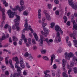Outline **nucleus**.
Listing matches in <instances>:
<instances>
[{
    "label": "nucleus",
    "mask_w": 77,
    "mask_h": 77,
    "mask_svg": "<svg viewBox=\"0 0 77 77\" xmlns=\"http://www.w3.org/2000/svg\"><path fill=\"white\" fill-rule=\"evenodd\" d=\"M32 43L33 44H36V41H35L34 39L32 40Z\"/></svg>",
    "instance_id": "obj_56"
},
{
    "label": "nucleus",
    "mask_w": 77,
    "mask_h": 77,
    "mask_svg": "<svg viewBox=\"0 0 77 77\" xmlns=\"http://www.w3.org/2000/svg\"><path fill=\"white\" fill-rule=\"evenodd\" d=\"M16 17L17 18L15 19L14 20V23H16V22H18V21H19L20 19V17L19 16H18L17 15H16Z\"/></svg>",
    "instance_id": "obj_14"
},
{
    "label": "nucleus",
    "mask_w": 77,
    "mask_h": 77,
    "mask_svg": "<svg viewBox=\"0 0 77 77\" xmlns=\"http://www.w3.org/2000/svg\"><path fill=\"white\" fill-rule=\"evenodd\" d=\"M63 64L62 65H65V63L66 62V61H65V59H63Z\"/></svg>",
    "instance_id": "obj_49"
},
{
    "label": "nucleus",
    "mask_w": 77,
    "mask_h": 77,
    "mask_svg": "<svg viewBox=\"0 0 77 77\" xmlns=\"http://www.w3.org/2000/svg\"><path fill=\"white\" fill-rule=\"evenodd\" d=\"M45 16L47 20L48 21L51 20V17H50V15L48 14H45Z\"/></svg>",
    "instance_id": "obj_16"
},
{
    "label": "nucleus",
    "mask_w": 77,
    "mask_h": 77,
    "mask_svg": "<svg viewBox=\"0 0 77 77\" xmlns=\"http://www.w3.org/2000/svg\"><path fill=\"white\" fill-rule=\"evenodd\" d=\"M65 58L67 60H70V57H73L74 56V54L72 52H69L68 54L67 52H66L65 53Z\"/></svg>",
    "instance_id": "obj_3"
},
{
    "label": "nucleus",
    "mask_w": 77,
    "mask_h": 77,
    "mask_svg": "<svg viewBox=\"0 0 77 77\" xmlns=\"http://www.w3.org/2000/svg\"><path fill=\"white\" fill-rule=\"evenodd\" d=\"M72 69H69L68 70V73L69 74H70L71 72L72 71Z\"/></svg>",
    "instance_id": "obj_51"
},
{
    "label": "nucleus",
    "mask_w": 77,
    "mask_h": 77,
    "mask_svg": "<svg viewBox=\"0 0 77 77\" xmlns=\"http://www.w3.org/2000/svg\"><path fill=\"white\" fill-rule=\"evenodd\" d=\"M42 23H44V22L45 21V18L44 17H43V18H42Z\"/></svg>",
    "instance_id": "obj_62"
},
{
    "label": "nucleus",
    "mask_w": 77,
    "mask_h": 77,
    "mask_svg": "<svg viewBox=\"0 0 77 77\" xmlns=\"http://www.w3.org/2000/svg\"><path fill=\"white\" fill-rule=\"evenodd\" d=\"M21 69L22 70V69L20 67L17 69V71L18 73H19V74H21L20 73H21Z\"/></svg>",
    "instance_id": "obj_21"
},
{
    "label": "nucleus",
    "mask_w": 77,
    "mask_h": 77,
    "mask_svg": "<svg viewBox=\"0 0 77 77\" xmlns=\"http://www.w3.org/2000/svg\"><path fill=\"white\" fill-rule=\"evenodd\" d=\"M37 49V48L36 47V46H34L33 47V49L34 50H36V49Z\"/></svg>",
    "instance_id": "obj_59"
},
{
    "label": "nucleus",
    "mask_w": 77,
    "mask_h": 77,
    "mask_svg": "<svg viewBox=\"0 0 77 77\" xmlns=\"http://www.w3.org/2000/svg\"><path fill=\"white\" fill-rule=\"evenodd\" d=\"M43 13L45 14H48V13H47V11L45 10H44L43 11Z\"/></svg>",
    "instance_id": "obj_61"
},
{
    "label": "nucleus",
    "mask_w": 77,
    "mask_h": 77,
    "mask_svg": "<svg viewBox=\"0 0 77 77\" xmlns=\"http://www.w3.org/2000/svg\"><path fill=\"white\" fill-rule=\"evenodd\" d=\"M43 59H44V60H47V61H48V60H49V59H48V58L47 56H43Z\"/></svg>",
    "instance_id": "obj_22"
},
{
    "label": "nucleus",
    "mask_w": 77,
    "mask_h": 77,
    "mask_svg": "<svg viewBox=\"0 0 77 77\" xmlns=\"http://www.w3.org/2000/svg\"><path fill=\"white\" fill-rule=\"evenodd\" d=\"M51 28H53L55 26V24L54 23H51Z\"/></svg>",
    "instance_id": "obj_32"
},
{
    "label": "nucleus",
    "mask_w": 77,
    "mask_h": 77,
    "mask_svg": "<svg viewBox=\"0 0 77 77\" xmlns=\"http://www.w3.org/2000/svg\"><path fill=\"white\" fill-rule=\"evenodd\" d=\"M16 29H17V31H18V32L20 31V27L19 26L16 27Z\"/></svg>",
    "instance_id": "obj_44"
},
{
    "label": "nucleus",
    "mask_w": 77,
    "mask_h": 77,
    "mask_svg": "<svg viewBox=\"0 0 77 77\" xmlns=\"http://www.w3.org/2000/svg\"><path fill=\"white\" fill-rule=\"evenodd\" d=\"M60 74H61V71H60V70H58V73H57V74L60 75Z\"/></svg>",
    "instance_id": "obj_57"
},
{
    "label": "nucleus",
    "mask_w": 77,
    "mask_h": 77,
    "mask_svg": "<svg viewBox=\"0 0 77 77\" xmlns=\"http://www.w3.org/2000/svg\"><path fill=\"white\" fill-rule=\"evenodd\" d=\"M63 65V70L64 71V72H66V70L65 69V65Z\"/></svg>",
    "instance_id": "obj_30"
},
{
    "label": "nucleus",
    "mask_w": 77,
    "mask_h": 77,
    "mask_svg": "<svg viewBox=\"0 0 77 77\" xmlns=\"http://www.w3.org/2000/svg\"><path fill=\"white\" fill-rule=\"evenodd\" d=\"M3 4L4 5H5V7H7V6H8V3H7L6 2V1H3Z\"/></svg>",
    "instance_id": "obj_26"
},
{
    "label": "nucleus",
    "mask_w": 77,
    "mask_h": 77,
    "mask_svg": "<svg viewBox=\"0 0 77 77\" xmlns=\"http://www.w3.org/2000/svg\"><path fill=\"white\" fill-rule=\"evenodd\" d=\"M33 35L36 41L40 42V40H38V35H37V34H36V33H33Z\"/></svg>",
    "instance_id": "obj_15"
},
{
    "label": "nucleus",
    "mask_w": 77,
    "mask_h": 77,
    "mask_svg": "<svg viewBox=\"0 0 77 77\" xmlns=\"http://www.w3.org/2000/svg\"><path fill=\"white\" fill-rule=\"evenodd\" d=\"M63 77H68V75L66 74V73L65 72L63 73Z\"/></svg>",
    "instance_id": "obj_35"
},
{
    "label": "nucleus",
    "mask_w": 77,
    "mask_h": 77,
    "mask_svg": "<svg viewBox=\"0 0 77 77\" xmlns=\"http://www.w3.org/2000/svg\"><path fill=\"white\" fill-rule=\"evenodd\" d=\"M63 18L64 20V23H66V21H67L68 20V18H67V17L65 16H64L63 17Z\"/></svg>",
    "instance_id": "obj_27"
},
{
    "label": "nucleus",
    "mask_w": 77,
    "mask_h": 77,
    "mask_svg": "<svg viewBox=\"0 0 77 77\" xmlns=\"http://www.w3.org/2000/svg\"><path fill=\"white\" fill-rule=\"evenodd\" d=\"M21 7L23 9H26V7H25V6L24 5L21 6Z\"/></svg>",
    "instance_id": "obj_58"
},
{
    "label": "nucleus",
    "mask_w": 77,
    "mask_h": 77,
    "mask_svg": "<svg viewBox=\"0 0 77 77\" xmlns=\"http://www.w3.org/2000/svg\"><path fill=\"white\" fill-rule=\"evenodd\" d=\"M38 19H41V9H39L38 10Z\"/></svg>",
    "instance_id": "obj_17"
},
{
    "label": "nucleus",
    "mask_w": 77,
    "mask_h": 77,
    "mask_svg": "<svg viewBox=\"0 0 77 77\" xmlns=\"http://www.w3.org/2000/svg\"><path fill=\"white\" fill-rule=\"evenodd\" d=\"M61 52H62V49H59L58 51H57V53H61Z\"/></svg>",
    "instance_id": "obj_47"
},
{
    "label": "nucleus",
    "mask_w": 77,
    "mask_h": 77,
    "mask_svg": "<svg viewBox=\"0 0 77 77\" xmlns=\"http://www.w3.org/2000/svg\"><path fill=\"white\" fill-rule=\"evenodd\" d=\"M8 28L9 32H10V33H11V30L12 29H11V27L10 26H8V25L6 24L4 28L5 29H7Z\"/></svg>",
    "instance_id": "obj_12"
},
{
    "label": "nucleus",
    "mask_w": 77,
    "mask_h": 77,
    "mask_svg": "<svg viewBox=\"0 0 77 77\" xmlns=\"http://www.w3.org/2000/svg\"><path fill=\"white\" fill-rule=\"evenodd\" d=\"M42 26L43 27H45L46 26H47V24L44 23H42Z\"/></svg>",
    "instance_id": "obj_46"
},
{
    "label": "nucleus",
    "mask_w": 77,
    "mask_h": 77,
    "mask_svg": "<svg viewBox=\"0 0 77 77\" xmlns=\"http://www.w3.org/2000/svg\"><path fill=\"white\" fill-rule=\"evenodd\" d=\"M12 59L14 61H15L16 62L15 64V68H17V69H18V68H20V67L18 66V63H20V60H18V57H13Z\"/></svg>",
    "instance_id": "obj_4"
},
{
    "label": "nucleus",
    "mask_w": 77,
    "mask_h": 77,
    "mask_svg": "<svg viewBox=\"0 0 77 77\" xmlns=\"http://www.w3.org/2000/svg\"><path fill=\"white\" fill-rule=\"evenodd\" d=\"M2 70H5V69H6V67L4 66H2Z\"/></svg>",
    "instance_id": "obj_54"
},
{
    "label": "nucleus",
    "mask_w": 77,
    "mask_h": 77,
    "mask_svg": "<svg viewBox=\"0 0 77 77\" xmlns=\"http://www.w3.org/2000/svg\"><path fill=\"white\" fill-rule=\"evenodd\" d=\"M6 35L5 34H3V35L2 36V38H0V41H3V40H4V39H6Z\"/></svg>",
    "instance_id": "obj_20"
},
{
    "label": "nucleus",
    "mask_w": 77,
    "mask_h": 77,
    "mask_svg": "<svg viewBox=\"0 0 77 77\" xmlns=\"http://www.w3.org/2000/svg\"><path fill=\"white\" fill-rule=\"evenodd\" d=\"M32 27H31V26H29V30L31 31V32H32V33H33V29H32Z\"/></svg>",
    "instance_id": "obj_45"
},
{
    "label": "nucleus",
    "mask_w": 77,
    "mask_h": 77,
    "mask_svg": "<svg viewBox=\"0 0 77 77\" xmlns=\"http://www.w3.org/2000/svg\"><path fill=\"white\" fill-rule=\"evenodd\" d=\"M15 25L16 27H18V26H19V23H16L15 24Z\"/></svg>",
    "instance_id": "obj_63"
},
{
    "label": "nucleus",
    "mask_w": 77,
    "mask_h": 77,
    "mask_svg": "<svg viewBox=\"0 0 77 77\" xmlns=\"http://www.w3.org/2000/svg\"><path fill=\"white\" fill-rule=\"evenodd\" d=\"M55 30L58 32L57 33L56 38L55 40V42L57 43H58L60 42V33L59 32H60L61 33H63V31L61 30L60 28L58 25L55 26Z\"/></svg>",
    "instance_id": "obj_2"
},
{
    "label": "nucleus",
    "mask_w": 77,
    "mask_h": 77,
    "mask_svg": "<svg viewBox=\"0 0 77 77\" xmlns=\"http://www.w3.org/2000/svg\"><path fill=\"white\" fill-rule=\"evenodd\" d=\"M41 53L42 54H45L46 53V51H47V50H41Z\"/></svg>",
    "instance_id": "obj_23"
},
{
    "label": "nucleus",
    "mask_w": 77,
    "mask_h": 77,
    "mask_svg": "<svg viewBox=\"0 0 77 77\" xmlns=\"http://www.w3.org/2000/svg\"><path fill=\"white\" fill-rule=\"evenodd\" d=\"M40 43L39 44V45L40 46H42V44L44 43L43 41L45 39L44 38V36H42V35H40Z\"/></svg>",
    "instance_id": "obj_8"
},
{
    "label": "nucleus",
    "mask_w": 77,
    "mask_h": 77,
    "mask_svg": "<svg viewBox=\"0 0 77 77\" xmlns=\"http://www.w3.org/2000/svg\"><path fill=\"white\" fill-rule=\"evenodd\" d=\"M73 28L72 29V30H74V29L76 30H77V25L76 23H75V20H73Z\"/></svg>",
    "instance_id": "obj_10"
},
{
    "label": "nucleus",
    "mask_w": 77,
    "mask_h": 77,
    "mask_svg": "<svg viewBox=\"0 0 77 77\" xmlns=\"http://www.w3.org/2000/svg\"><path fill=\"white\" fill-rule=\"evenodd\" d=\"M21 38H22V39H23V40L26 39V37H25V35H23V34L22 35Z\"/></svg>",
    "instance_id": "obj_48"
},
{
    "label": "nucleus",
    "mask_w": 77,
    "mask_h": 77,
    "mask_svg": "<svg viewBox=\"0 0 77 77\" xmlns=\"http://www.w3.org/2000/svg\"><path fill=\"white\" fill-rule=\"evenodd\" d=\"M77 31H74L73 32V39H75V37L76 35H77Z\"/></svg>",
    "instance_id": "obj_19"
},
{
    "label": "nucleus",
    "mask_w": 77,
    "mask_h": 77,
    "mask_svg": "<svg viewBox=\"0 0 77 77\" xmlns=\"http://www.w3.org/2000/svg\"><path fill=\"white\" fill-rule=\"evenodd\" d=\"M45 77H50V75L48 74H46V75H45Z\"/></svg>",
    "instance_id": "obj_64"
},
{
    "label": "nucleus",
    "mask_w": 77,
    "mask_h": 77,
    "mask_svg": "<svg viewBox=\"0 0 77 77\" xmlns=\"http://www.w3.org/2000/svg\"><path fill=\"white\" fill-rule=\"evenodd\" d=\"M27 19H26L25 20L24 27L25 28L24 29V30H28L27 27H29V24L27 23Z\"/></svg>",
    "instance_id": "obj_9"
},
{
    "label": "nucleus",
    "mask_w": 77,
    "mask_h": 77,
    "mask_svg": "<svg viewBox=\"0 0 77 77\" xmlns=\"http://www.w3.org/2000/svg\"><path fill=\"white\" fill-rule=\"evenodd\" d=\"M51 72L52 73V76H53V77H54L55 76V72H54L53 70H51Z\"/></svg>",
    "instance_id": "obj_36"
},
{
    "label": "nucleus",
    "mask_w": 77,
    "mask_h": 77,
    "mask_svg": "<svg viewBox=\"0 0 77 77\" xmlns=\"http://www.w3.org/2000/svg\"><path fill=\"white\" fill-rule=\"evenodd\" d=\"M5 24V22L4 21H3L2 22L1 25V27L2 28L3 27V26H4Z\"/></svg>",
    "instance_id": "obj_42"
},
{
    "label": "nucleus",
    "mask_w": 77,
    "mask_h": 77,
    "mask_svg": "<svg viewBox=\"0 0 77 77\" xmlns=\"http://www.w3.org/2000/svg\"><path fill=\"white\" fill-rule=\"evenodd\" d=\"M43 30L45 32V37H46L47 35L49 34V31L48 30V29L46 28H44Z\"/></svg>",
    "instance_id": "obj_11"
},
{
    "label": "nucleus",
    "mask_w": 77,
    "mask_h": 77,
    "mask_svg": "<svg viewBox=\"0 0 77 77\" xmlns=\"http://www.w3.org/2000/svg\"><path fill=\"white\" fill-rule=\"evenodd\" d=\"M74 63L72 62H71L70 64V66L71 67H74Z\"/></svg>",
    "instance_id": "obj_40"
},
{
    "label": "nucleus",
    "mask_w": 77,
    "mask_h": 77,
    "mask_svg": "<svg viewBox=\"0 0 77 77\" xmlns=\"http://www.w3.org/2000/svg\"><path fill=\"white\" fill-rule=\"evenodd\" d=\"M55 59V56L54 55H53L51 56V65H52V64L53 62V59Z\"/></svg>",
    "instance_id": "obj_18"
},
{
    "label": "nucleus",
    "mask_w": 77,
    "mask_h": 77,
    "mask_svg": "<svg viewBox=\"0 0 77 77\" xmlns=\"http://www.w3.org/2000/svg\"><path fill=\"white\" fill-rule=\"evenodd\" d=\"M33 59V57L32 56V55L31 54H29V57H28V59L29 60H31L32 59Z\"/></svg>",
    "instance_id": "obj_25"
},
{
    "label": "nucleus",
    "mask_w": 77,
    "mask_h": 77,
    "mask_svg": "<svg viewBox=\"0 0 77 77\" xmlns=\"http://www.w3.org/2000/svg\"><path fill=\"white\" fill-rule=\"evenodd\" d=\"M8 59H9V57H6L5 58V62L6 64H8Z\"/></svg>",
    "instance_id": "obj_29"
},
{
    "label": "nucleus",
    "mask_w": 77,
    "mask_h": 77,
    "mask_svg": "<svg viewBox=\"0 0 77 77\" xmlns=\"http://www.w3.org/2000/svg\"><path fill=\"white\" fill-rule=\"evenodd\" d=\"M5 74L6 75L8 76L9 75V71H6Z\"/></svg>",
    "instance_id": "obj_43"
},
{
    "label": "nucleus",
    "mask_w": 77,
    "mask_h": 77,
    "mask_svg": "<svg viewBox=\"0 0 77 77\" xmlns=\"http://www.w3.org/2000/svg\"><path fill=\"white\" fill-rule=\"evenodd\" d=\"M32 40H31V38H28V44H31V41Z\"/></svg>",
    "instance_id": "obj_52"
},
{
    "label": "nucleus",
    "mask_w": 77,
    "mask_h": 77,
    "mask_svg": "<svg viewBox=\"0 0 77 77\" xmlns=\"http://www.w3.org/2000/svg\"><path fill=\"white\" fill-rule=\"evenodd\" d=\"M48 9H51V8H52V6H51V5L50 4H48Z\"/></svg>",
    "instance_id": "obj_38"
},
{
    "label": "nucleus",
    "mask_w": 77,
    "mask_h": 77,
    "mask_svg": "<svg viewBox=\"0 0 77 77\" xmlns=\"http://www.w3.org/2000/svg\"><path fill=\"white\" fill-rule=\"evenodd\" d=\"M23 74L24 75H26L27 74V71L26 70H24L23 72Z\"/></svg>",
    "instance_id": "obj_39"
},
{
    "label": "nucleus",
    "mask_w": 77,
    "mask_h": 77,
    "mask_svg": "<svg viewBox=\"0 0 77 77\" xmlns=\"http://www.w3.org/2000/svg\"><path fill=\"white\" fill-rule=\"evenodd\" d=\"M73 42L74 43V45L75 47H77V40H73Z\"/></svg>",
    "instance_id": "obj_28"
},
{
    "label": "nucleus",
    "mask_w": 77,
    "mask_h": 77,
    "mask_svg": "<svg viewBox=\"0 0 77 77\" xmlns=\"http://www.w3.org/2000/svg\"><path fill=\"white\" fill-rule=\"evenodd\" d=\"M20 67H21L22 68H25V66L23 64L24 62H23V58L21 57H20Z\"/></svg>",
    "instance_id": "obj_7"
},
{
    "label": "nucleus",
    "mask_w": 77,
    "mask_h": 77,
    "mask_svg": "<svg viewBox=\"0 0 77 77\" xmlns=\"http://www.w3.org/2000/svg\"><path fill=\"white\" fill-rule=\"evenodd\" d=\"M20 4L21 6L24 5V1L23 0H21L20 1Z\"/></svg>",
    "instance_id": "obj_34"
},
{
    "label": "nucleus",
    "mask_w": 77,
    "mask_h": 77,
    "mask_svg": "<svg viewBox=\"0 0 77 77\" xmlns=\"http://www.w3.org/2000/svg\"><path fill=\"white\" fill-rule=\"evenodd\" d=\"M29 56V53L27 52L25 53L24 54V56L25 57H28Z\"/></svg>",
    "instance_id": "obj_33"
},
{
    "label": "nucleus",
    "mask_w": 77,
    "mask_h": 77,
    "mask_svg": "<svg viewBox=\"0 0 77 77\" xmlns=\"http://www.w3.org/2000/svg\"><path fill=\"white\" fill-rule=\"evenodd\" d=\"M53 69H56V68H57V66L56 65V64H54L53 66Z\"/></svg>",
    "instance_id": "obj_41"
},
{
    "label": "nucleus",
    "mask_w": 77,
    "mask_h": 77,
    "mask_svg": "<svg viewBox=\"0 0 77 77\" xmlns=\"http://www.w3.org/2000/svg\"><path fill=\"white\" fill-rule=\"evenodd\" d=\"M2 5H0V11H2V20H5L6 17H5V9L4 8H2L1 7Z\"/></svg>",
    "instance_id": "obj_6"
},
{
    "label": "nucleus",
    "mask_w": 77,
    "mask_h": 77,
    "mask_svg": "<svg viewBox=\"0 0 77 77\" xmlns=\"http://www.w3.org/2000/svg\"><path fill=\"white\" fill-rule=\"evenodd\" d=\"M66 42L67 44L68 45V46L69 47H71V42H68V40H69V37L67 36L66 38Z\"/></svg>",
    "instance_id": "obj_13"
},
{
    "label": "nucleus",
    "mask_w": 77,
    "mask_h": 77,
    "mask_svg": "<svg viewBox=\"0 0 77 77\" xmlns=\"http://www.w3.org/2000/svg\"><path fill=\"white\" fill-rule=\"evenodd\" d=\"M73 71H74V72L76 74L77 72V68L76 67H74V68H73Z\"/></svg>",
    "instance_id": "obj_31"
},
{
    "label": "nucleus",
    "mask_w": 77,
    "mask_h": 77,
    "mask_svg": "<svg viewBox=\"0 0 77 77\" xmlns=\"http://www.w3.org/2000/svg\"><path fill=\"white\" fill-rule=\"evenodd\" d=\"M22 42H23V41H22V39H20V41H19V44L20 45H22Z\"/></svg>",
    "instance_id": "obj_53"
},
{
    "label": "nucleus",
    "mask_w": 77,
    "mask_h": 77,
    "mask_svg": "<svg viewBox=\"0 0 77 77\" xmlns=\"http://www.w3.org/2000/svg\"><path fill=\"white\" fill-rule=\"evenodd\" d=\"M54 2L55 3H56V4H59V1L58 0H54Z\"/></svg>",
    "instance_id": "obj_55"
},
{
    "label": "nucleus",
    "mask_w": 77,
    "mask_h": 77,
    "mask_svg": "<svg viewBox=\"0 0 77 77\" xmlns=\"http://www.w3.org/2000/svg\"><path fill=\"white\" fill-rule=\"evenodd\" d=\"M23 14L24 15H26L27 16V15H28V12L27 11H24L23 12Z\"/></svg>",
    "instance_id": "obj_37"
},
{
    "label": "nucleus",
    "mask_w": 77,
    "mask_h": 77,
    "mask_svg": "<svg viewBox=\"0 0 77 77\" xmlns=\"http://www.w3.org/2000/svg\"><path fill=\"white\" fill-rule=\"evenodd\" d=\"M18 39H17V38L16 37L14 36L13 37V41H18Z\"/></svg>",
    "instance_id": "obj_24"
},
{
    "label": "nucleus",
    "mask_w": 77,
    "mask_h": 77,
    "mask_svg": "<svg viewBox=\"0 0 77 77\" xmlns=\"http://www.w3.org/2000/svg\"><path fill=\"white\" fill-rule=\"evenodd\" d=\"M69 4L71 6L72 8H74L75 10H76L77 8V4L75 5H73V2H72V0H70L69 1Z\"/></svg>",
    "instance_id": "obj_5"
},
{
    "label": "nucleus",
    "mask_w": 77,
    "mask_h": 77,
    "mask_svg": "<svg viewBox=\"0 0 77 77\" xmlns=\"http://www.w3.org/2000/svg\"><path fill=\"white\" fill-rule=\"evenodd\" d=\"M55 14L57 15H59V11H57L55 12Z\"/></svg>",
    "instance_id": "obj_50"
},
{
    "label": "nucleus",
    "mask_w": 77,
    "mask_h": 77,
    "mask_svg": "<svg viewBox=\"0 0 77 77\" xmlns=\"http://www.w3.org/2000/svg\"><path fill=\"white\" fill-rule=\"evenodd\" d=\"M26 66L27 68H30V66H29V64L28 63H26Z\"/></svg>",
    "instance_id": "obj_60"
},
{
    "label": "nucleus",
    "mask_w": 77,
    "mask_h": 77,
    "mask_svg": "<svg viewBox=\"0 0 77 77\" xmlns=\"http://www.w3.org/2000/svg\"><path fill=\"white\" fill-rule=\"evenodd\" d=\"M10 8L13 11H14V13L12 12L11 10H9L7 11L8 15L9 17L10 18H13L14 17V15H16V14H17L16 11L18 10V11L19 12H21L23 11V10L21 7H19L18 6H17L14 8L12 7H10Z\"/></svg>",
    "instance_id": "obj_1"
}]
</instances>
